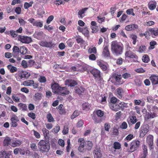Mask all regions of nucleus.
Wrapping results in <instances>:
<instances>
[{
  "mask_svg": "<svg viewBox=\"0 0 158 158\" xmlns=\"http://www.w3.org/2000/svg\"><path fill=\"white\" fill-rule=\"evenodd\" d=\"M65 85L73 87L77 85V83L75 80L72 79H68L65 81Z\"/></svg>",
  "mask_w": 158,
  "mask_h": 158,
  "instance_id": "ddd939ff",
  "label": "nucleus"
},
{
  "mask_svg": "<svg viewBox=\"0 0 158 158\" xmlns=\"http://www.w3.org/2000/svg\"><path fill=\"white\" fill-rule=\"evenodd\" d=\"M44 29L50 31L53 30V27L52 26H50V25L47 26L46 25H45L44 26Z\"/></svg>",
  "mask_w": 158,
  "mask_h": 158,
  "instance_id": "bf43d9fd",
  "label": "nucleus"
},
{
  "mask_svg": "<svg viewBox=\"0 0 158 158\" xmlns=\"http://www.w3.org/2000/svg\"><path fill=\"white\" fill-rule=\"evenodd\" d=\"M54 18L53 15H51L48 17L46 23L48 24L50 23L53 20Z\"/></svg>",
  "mask_w": 158,
  "mask_h": 158,
  "instance_id": "13d9d810",
  "label": "nucleus"
},
{
  "mask_svg": "<svg viewBox=\"0 0 158 158\" xmlns=\"http://www.w3.org/2000/svg\"><path fill=\"white\" fill-rule=\"evenodd\" d=\"M27 49L25 47L21 46L20 49V52L23 54H25L27 53Z\"/></svg>",
  "mask_w": 158,
  "mask_h": 158,
  "instance_id": "473e14b6",
  "label": "nucleus"
},
{
  "mask_svg": "<svg viewBox=\"0 0 158 158\" xmlns=\"http://www.w3.org/2000/svg\"><path fill=\"white\" fill-rule=\"evenodd\" d=\"M130 121L132 123H135L137 122L136 117L135 116H132L130 119Z\"/></svg>",
  "mask_w": 158,
  "mask_h": 158,
  "instance_id": "0e129e2a",
  "label": "nucleus"
},
{
  "mask_svg": "<svg viewBox=\"0 0 158 158\" xmlns=\"http://www.w3.org/2000/svg\"><path fill=\"white\" fill-rule=\"evenodd\" d=\"M39 81L41 83H44L46 81V79L45 77L41 76L39 78Z\"/></svg>",
  "mask_w": 158,
  "mask_h": 158,
  "instance_id": "603ef678",
  "label": "nucleus"
},
{
  "mask_svg": "<svg viewBox=\"0 0 158 158\" xmlns=\"http://www.w3.org/2000/svg\"><path fill=\"white\" fill-rule=\"evenodd\" d=\"M18 106L20 108V109H22L23 110H26L27 109V106L25 105L22 103L19 104Z\"/></svg>",
  "mask_w": 158,
  "mask_h": 158,
  "instance_id": "de8ad7c7",
  "label": "nucleus"
},
{
  "mask_svg": "<svg viewBox=\"0 0 158 158\" xmlns=\"http://www.w3.org/2000/svg\"><path fill=\"white\" fill-rule=\"evenodd\" d=\"M17 38L18 40L23 43L29 44L32 41L31 38L27 36L19 35Z\"/></svg>",
  "mask_w": 158,
  "mask_h": 158,
  "instance_id": "0eeeda50",
  "label": "nucleus"
},
{
  "mask_svg": "<svg viewBox=\"0 0 158 158\" xmlns=\"http://www.w3.org/2000/svg\"><path fill=\"white\" fill-rule=\"evenodd\" d=\"M80 114V112L77 110H76L74 111L73 114L71 116V118L73 119L76 117L78 116Z\"/></svg>",
  "mask_w": 158,
  "mask_h": 158,
  "instance_id": "ea45409f",
  "label": "nucleus"
},
{
  "mask_svg": "<svg viewBox=\"0 0 158 158\" xmlns=\"http://www.w3.org/2000/svg\"><path fill=\"white\" fill-rule=\"evenodd\" d=\"M90 73L93 75L95 80L101 81L102 79L101 76V73L100 71L98 69L93 68L90 70Z\"/></svg>",
  "mask_w": 158,
  "mask_h": 158,
  "instance_id": "39448f33",
  "label": "nucleus"
},
{
  "mask_svg": "<svg viewBox=\"0 0 158 158\" xmlns=\"http://www.w3.org/2000/svg\"><path fill=\"white\" fill-rule=\"evenodd\" d=\"M131 38L133 40V41L132 43L133 44H135L137 38V36L136 35L132 34L131 35Z\"/></svg>",
  "mask_w": 158,
  "mask_h": 158,
  "instance_id": "3c124183",
  "label": "nucleus"
},
{
  "mask_svg": "<svg viewBox=\"0 0 158 158\" xmlns=\"http://www.w3.org/2000/svg\"><path fill=\"white\" fill-rule=\"evenodd\" d=\"M43 95L40 93H37L35 94L34 95V97L35 99H41L42 98Z\"/></svg>",
  "mask_w": 158,
  "mask_h": 158,
  "instance_id": "052dcab7",
  "label": "nucleus"
},
{
  "mask_svg": "<svg viewBox=\"0 0 158 158\" xmlns=\"http://www.w3.org/2000/svg\"><path fill=\"white\" fill-rule=\"evenodd\" d=\"M123 62V59L121 58H119L116 60V63L117 64L121 65L122 64Z\"/></svg>",
  "mask_w": 158,
  "mask_h": 158,
  "instance_id": "774afa93",
  "label": "nucleus"
},
{
  "mask_svg": "<svg viewBox=\"0 0 158 158\" xmlns=\"http://www.w3.org/2000/svg\"><path fill=\"white\" fill-rule=\"evenodd\" d=\"M88 9V8H85L79 10L77 14L78 17L80 19H82L85 16V13Z\"/></svg>",
  "mask_w": 158,
  "mask_h": 158,
  "instance_id": "2eb2a0df",
  "label": "nucleus"
},
{
  "mask_svg": "<svg viewBox=\"0 0 158 158\" xmlns=\"http://www.w3.org/2000/svg\"><path fill=\"white\" fill-rule=\"evenodd\" d=\"M148 6L149 10H153L155 8L156 6V3L155 1H151L148 3Z\"/></svg>",
  "mask_w": 158,
  "mask_h": 158,
  "instance_id": "412c9836",
  "label": "nucleus"
},
{
  "mask_svg": "<svg viewBox=\"0 0 158 158\" xmlns=\"http://www.w3.org/2000/svg\"><path fill=\"white\" fill-rule=\"evenodd\" d=\"M95 154L97 158H101L102 155L101 153V150L99 149H96V150H95Z\"/></svg>",
  "mask_w": 158,
  "mask_h": 158,
  "instance_id": "e433bc0d",
  "label": "nucleus"
},
{
  "mask_svg": "<svg viewBox=\"0 0 158 158\" xmlns=\"http://www.w3.org/2000/svg\"><path fill=\"white\" fill-rule=\"evenodd\" d=\"M152 113L157 115L158 113V108L156 106H154L152 108Z\"/></svg>",
  "mask_w": 158,
  "mask_h": 158,
  "instance_id": "69168bd1",
  "label": "nucleus"
},
{
  "mask_svg": "<svg viewBox=\"0 0 158 158\" xmlns=\"http://www.w3.org/2000/svg\"><path fill=\"white\" fill-rule=\"evenodd\" d=\"M34 37L38 40H42L44 39L46 35L42 31H36L34 35Z\"/></svg>",
  "mask_w": 158,
  "mask_h": 158,
  "instance_id": "1a4fd4ad",
  "label": "nucleus"
},
{
  "mask_svg": "<svg viewBox=\"0 0 158 158\" xmlns=\"http://www.w3.org/2000/svg\"><path fill=\"white\" fill-rule=\"evenodd\" d=\"M69 93L66 87H61L58 94L62 96H65L69 94Z\"/></svg>",
  "mask_w": 158,
  "mask_h": 158,
  "instance_id": "9b49d317",
  "label": "nucleus"
},
{
  "mask_svg": "<svg viewBox=\"0 0 158 158\" xmlns=\"http://www.w3.org/2000/svg\"><path fill=\"white\" fill-rule=\"evenodd\" d=\"M138 27L137 25L132 24L126 26L125 27V29L128 31H131L137 29Z\"/></svg>",
  "mask_w": 158,
  "mask_h": 158,
  "instance_id": "f3484780",
  "label": "nucleus"
},
{
  "mask_svg": "<svg viewBox=\"0 0 158 158\" xmlns=\"http://www.w3.org/2000/svg\"><path fill=\"white\" fill-rule=\"evenodd\" d=\"M149 31L150 32L151 34H153L155 36L158 35V29L155 30L154 28H150L149 29Z\"/></svg>",
  "mask_w": 158,
  "mask_h": 158,
  "instance_id": "7c9ffc66",
  "label": "nucleus"
},
{
  "mask_svg": "<svg viewBox=\"0 0 158 158\" xmlns=\"http://www.w3.org/2000/svg\"><path fill=\"white\" fill-rule=\"evenodd\" d=\"M149 128L148 126L147 125H143L141 128V129L144 131V133H146L149 131Z\"/></svg>",
  "mask_w": 158,
  "mask_h": 158,
  "instance_id": "58836bf2",
  "label": "nucleus"
},
{
  "mask_svg": "<svg viewBox=\"0 0 158 158\" xmlns=\"http://www.w3.org/2000/svg\"><path fill=\"white\" fill-rule=\"evenodd\" d=\"M75 90L76 93L79 95H80L82 94V93L84 92L85 89L82 86H81L80 87H76L75 88Z\"/></svg>",
  "mask_w": 158,
  "mask_h": 158,
  "instance_id": "a211bd4d",
  "label": "nucleus"
},
{
  "mask_svg": "<svg viewBox=\"0 0 158 158\" xmlns=\"http://www.w3.org/2000/svg\"><path fill=\"white\" fill-rule=\"evenodd\" d=\"M97 64L103 71H104L106 70L107 67L106 65L101 61H97Z\"/></svg>",
  "mask_w": 158,
  "mask_h": 158,
  "instance_id": "393cba45",
  "label": "nucleus"
},
{
  "mask_svg": "<svg viewBox=\"0 0 158 158\" xmlns=\"http://www.w3.org/2000/svg\"><path fill=\"white\" fill-rule=\"evenodd\" d=\"M123 50V45L121 43L116 40L111 42V50L113 54L117 56L120 55L122 53Z\"/></svg>",
  "mask_w": 158,
  "mask_h": 158,
  "instance_id": "f257e3e1",
  "label": "nucleus"
},
{
  "mask_svg": "<svg viewBox=\"0 0 158 158\" xmlns=\"http://www.w3.org/2000/svg\"><path fill=\"white\" fill-rule=\"evenodd\" d=\"M38 148L40 151L48 152L50 149L49 143H46L44 140H40L38 143Z\"/></svg>",
  "mask_w": 158,
  "mask_h": 158,
  "instance_id": "20e7f679",
  "label": "nucleus"
},
{
  "mask_svg": "<svg viewBox=\"0 0 158 158\" xmlns=\"http://www.w3.org/2000/svg\"><path fill=\"white\" fill-rule=\"evenodd\" d=\"M61 87L57 83H54L51 85V88L54 93L56 94L58 93Z\"/></svg>",
  "mask_w": 158,
  "mask_h": 158,
  "instance_id": "f8f14e48",
  "label": "nucleus"
},
{
  "mask_svg": "<svg viewBox=\"0 0 158 158\" xmlns=\"http://www.w3.org/2000/svg\"><path fill=\"white\" fill-rule=\"evenodd\" d=\"M11 141V139L9 137L6 136L3 142L4 146H8L10 144Z\"/></svg>",
  "mask_w": 158,
  "mask_h": 158,
  "instance_id": "b1692460",
  "label": "nucleus"
},
{
  "mask_svg": "<svg viewBox=\"0 0 158 158\" xmlns=\"http://www.w3.org/2000/svg\"><path fill=\"white\" fill-rule=\"evenodd\" d=\"M10 34L13 37H15L17 36V33L16 31L10 30Z\"/></svg>",
  "mask_w": 158,
  "mask_h": 158,
  "instance_id": "864d4df0",
  "label": "nucleus"
},
{
  "mask_svg": "<svg viewBox=\"0 0 158 158\" xmlns=\"http://www.w3.org/2000/svg\"><path fill=\"white\" fill-rule=\"evenodd\" d=\"M12 50L13 52L17 54H19L20 52V49L18 47L16 46H14Z\"/></svg>",
  "mask_w": 158,
  "mask_h": 158,
  "instance_id": "37998d69",
  "label": "nucleus"
},
{
  "mask_svg": "<svg viewBox=\"0 0 158 158\" xmlns=\"http://www.w3.org/2000/svg\"><path fill=\"white\" fill-rule=\"evenodd\" d=\"M88 52L89 54L93 53L96 54L97 53V49L95 47H93L92 48H89L88 50Z\"/></svg>",
  "mask_w": 158,
  "mask_h": 158,
  "instance_id": "a19ab883",
  "label": "nucleus"
},
{
  "mask_svg": "<svg viewBox=\"0 0 158 158\" xmlns=\"http://www.w3.org/2000/svg\"><path fill=\"white\" fill-rule=\"evenodd\" d=\"M146 47L144 45L140 46L139 48V52L140 53H145L146 51Z\"/></svg>",
  "mask_w": 158,
  "mask_h": 158,
  "instance_id": "f704fd0d",
  "label": "nucleus"
},
{
  "mask_svg": "<svg viewBox=\"0 0 158 158\" xmlns=\"http://www.w3.org/2000/svg\"><path fill=\"white\" fill-rule=\"evenodd\" d=\"M83 110H88L89 109V105L88 103H85L82 104Z\"/></svg>",
  "mask_w": 158,
  "mask_h": 158,
  "instance_id": "09e8293b",
  "label": "nucleus"
},
{
  "mask_svg": "<svg viewBox=\"0 0 158 158\" xmlns=\"http://www.w3.org/2000/svg\"><path fill=\"white\" fill-rule=\"evenodd\" d=\"M10 121H11V127H15L17 126L18 124L17 122L15 120L14 118H11Z\"/></svg>",
  "mask_w": 158,
  "mask_h": 158,
  "instance_id": "8fccbe9b",
  "label": "nucleus"
},
{
  "mask_svg": "<svg viewBox=\"0 0 158 158\" xmlns=\"http://www.w3.org/2000/svg\"><path fill=\"white\" fill-rule=\"evenodd\" d=\"M143 156H144V157H146L147 154L148 153L147 147L146 145H144L143 146Z\"/></svg>",
  "mask_w": 158,
  "mask_h": 158,
  "instance_id": "5fc2aeb1",
  "label": "nucleus"
},
{
  "mask_svg": "<svg viewBox=\"0 0 158 158\" xmlns=\"http://www.w3.org/2000/svg\"><path fill=\"white\" fill-rule=\"evenodd\" d=\"M123 93V90L122 88H119L117 89L116 94L119 99L122 98V94Z\"/></svg>",
  "mask_w": 158,
  "mask_h": 158,
  "instance_id": "cd10ccee",
  "label": "nucleus"
},
{
  "mask_svg": "<svg viewBox=\"0 0 158 158\" xmlns=\"http://www.w3.org/2000/svg\"><path fill=\"white\" fill-rule=\"evenodd\" d=\"M14 152L15 155H17L19 153L20 154L24 155L25 154V152L23 149L17 148L14 149Z\"/></svg>",
  "mask_w": 158,
  "mask_h": 158,
  "instance_id": "4be33fe9",
  "label": "nucleus"
},
{
  "mask_svg": "<svg viewBox=\"0 0 158 158\" xmlns=\"http://www.w3.org/2000/svg\"><path fill=\"white\" fill-rule=\"evenodd\" d=\"M102 55L105 58L110 57V53L107 46H106L104 47Z\"/></svg>",
  "mask_w": 158,
  "mask_h": 158,
  "instance_id": "dca6fc26",
  "label": "nucleus"
},
{
  "mask_svg": "<svg viewBox=\"0 0 158 158\" xmlns=\"http://www.w3.org/2000/svg\"><path fill=\"white\" fill-rule=\"evenodd\" d=\"M7 69L11 73H13L17 71V68L9 64L7 66Z\"/></svg>",
  "mask_w": 158,
  "mask_h": 158,
  "instance_id": "a878e982",
  "label": "nucleus"
},
{
  "mask_svg": "<svg viewBox=\"0 0 158 158\" xmlns=\"http://www.w3.org/2000/svg\"><path fill=\"white\" fill-rule=\"evenodd\" d=\"M153 136L152 135H149L147 138V142L148 144L153 143Z\"/></svg>",
  "mask_w": 158,
  "mask_h": 158,
  "instance_id": "c756f323",
  "label": "nucleus"
},
{
  "mask_svg": "<svg viewBox=\"0 0 158 158\" xmlns=\"http://www.w3.org/2000/svg\"><path fill=\"white\" fill-rule=\"evenodd\" d=\"M90 28L92 30V32L93 33H96L98 30V27L90 26Z\"/></svg>",
  "mask_w": 158,
  "mask_h": 158,
  "instance_id": "49530a36",
  "label": "nucleus"
},
{
  "mask_svg": "<svg viewBox=\"0 0 158 158\" xmlns=\"http://www.w3.org/2000/svg\"><path fill=\"white\" fill-rule=\"evenodd\" d=\"M125 53V59L126 60L129 61V59H132L133 62H136L138 61V56L130 50H127Z\"/></svg>",
  "mask_w": 158,
  "mask_h": 158,
  "instance_id": "7ed1b4c3",
  "label": "nucleus"
},
{
  "mask_svg": "<svg viewBox=\"0 0 158 158\" xmlns=\"http://www.w3.org/2000/svg\"><path fill=\"white\" fill-rule=\"evenodd\" d=\"M121 145L119 142H115L113 144V147L112 148L114 150L113 151V153L114 154L116 152V149H119L121 148Z\"/></svg>",
  "mask_w": 158,
  "mask_h": 158,
  "instance_id": "aec40b11",
  "label": "nucleus"
},
{
  "mask_svg": "<svg viewBox=\"0 0 158 158\" xmlns=\"http://www.w3.org/2000/svg\"><path fill=\"white\" fill-rule=\"evenodd\" d=\"M76 39L77 42L78 44H80L81 46L85 44V41L81 38L80 36L78 35L76 36Z\"/></svg>",
  "mask_w": 158,
  "mask_h": 158,
  "instance_id": "5701e85b",
  "label": "nucleus"
},
{
  "mask_svg": "<svg viewBox=\"0 0 158 158\" xmlns=\"http://www.w3.org/2000/svg\"><path fill=\"white\" fill-rule=\"evenodd\" d=\"M87 146H88L87 148L88 150H90L93 146V143L92 142L90 141H87Z\"/></svg>",
  "mask_w": 158,
  "mask_h": 158,
  "instance_id": "6e6d98bb",
  "label": "nucleus"
},
{
  "mask_svg": "<svg viewBox=\"0 0 158 158\" xmlns=\"http://www.w3.org/2000/svg\"><path fill=\"white\" fill-rule=\"evenodd\" d=\"M47 118L48 119V122H51L54 121V119L52 117L50 113L48 114L47 116Z\"/></svg>",
  "mask_w": 158,
  "mask_h": 158,
  "instance_id": "a18cd8bd",
  "label": "nucleus"
},
{
  "mask_svg": "<svg viewBox=\"0 0 158 158\" xmlns=\"http://www.w3.org/2000/svg\"><path fill=\"white\" fill-rule=\"evenodd\" d=\"M21 7H16L15 10V13L19 15L21 14Z\"/></svg>",
  "mask_w": 158,
  "mask_h": 158,
  "instance_id": "338daca9",
  "label": "nucleus"
},
{
  "mask_svg": "<svg viewBox=\"0 0 158 158\" xmlns=\"http://www.w3.org/2000/svg\"><path fill=\"white\" fill-rule=\"evenodd\" d=\"M140 145V142L138 140H134L130 143V147L127 151L128 152H133L136 150Z\"/></svg>",
  "mask_w": 158,
  "mask_h": 158,
  "instance_id": "423d86ee",
  "label": "nucleus"
},
{
  "mask_svg": "<svg viewBox=\"0 0 158 158\" xmlns=\"http://www.w3.org/2000/svg\"><path fill=\"white\" fill-rule=\"evenodd\" d=\"M22 143L21 141L17 140L12 143L11 146L13 147L19 146Z\"/></svg>",
  "mask_w": 158,
  "mask_h": 158,
  "instance_id": "c9c22d12",
  "label": "nucleus"
},
{
  "mask_svg": "<svg viewBox=\"0 0 158 158\" xmlns=\"http://www.w3.org/2000/svg\"><path fill=\"white\" fill-rule=\"evenodd\" d=\"M150 79L153 85L158 84V76L152 75L150 77Z\"/></svg>",
  "mask_w": 158,
  "mask_h": 158,
  "instance_id": "4468645a",
  "label": "nucleus"
},
{
  "mask_svg": "<svg viewBox=\"0 0 158 158\" xmlns=\"http://www.w3.org/2000/svg\"><path fill=\"white\" fill-rule=\"evenodd\" d=\"M96 114L98 117H101L103 116L104 114L102 111L101 110H98L96 112Z\"/></svg>",
  "mask_w": 158,
  "mask_h": 158,
  "instance_id": "4d7b16f0",
  "label": "nucleus"
},
{
  "mask_svg": "<svg viewBox=\"0 0 158 158\" xmlns=\"http://www.w3.org/2000/svg\"><path fill=\"white\" fill-rule=\"evenodd\" d=\"M10 156L9 152L3 151L0 152V158H10Z\"/></svg>",
  "mask_w": 158,
  "mask_h": 158,
  "instance_id": "6ab92c4d",
  "label": "nucleus"
},
{
  "mask_svg": "<svg viewBox=\"0 0 158 158\" xmlns=\"http://www.w3.org/2000/svg\"><path fill=\"white\" fill-rule=\"evenodd\" d=\"M82 33L86 37H89V31L86 28H84Z\"/></svg>",
  "mask_w": 158,
  "mask_h": 158,
  "instance_id": "79ce46f5",
  "label": "nucleus"
},
{
  "mask_svg": "<svg viewBox=\"0 0 158 158\" xmlns=\"http://www.w3.org/2000/svg\"><path fill=\"white\" fill-rule=\"evenodd\" d=\"M33 26L36 27H42L43 26V21L40 22L39 20L36 21L33 23Z\"/></svg>",
  "mask_w": 158,
  "mask_h": 158,
  "instance_id": "bb28decb",
  "label": "nucleus"
},
{
  "mask_svg": "<svg viewBox=\"0 0 158 158\" xmlns=\"http://www.w3.org/2000/svg\"><path fill=\"white\" fill-rule=\"evenodd\" d=\"M142 60L144 62L147 63L149 61L150 59L148 55H145L143 56Z\"/></svg>",
  "mask_w": 158,
  "mask_h": 158,
  "instance_id": "4c0bfd02",
  "label": "nucleus"
},
{
  "mask_svg": "<svg viewBox=\"0 0 158 158\" xmlns=\"http://www.w3.org/2000/svg\"><path fill=\"white\" fill-rule=\"evenodd\" d=\"M118 99H110V102L111 104H110V106L111 107V108L113 110H115V108H114V106H116V104H116L117 102Z\"/></svg>",
  "mask_w": 158,
  "mask_h": 158,
  "instance_id": "c85d7f7f",
  "label": "nucleus"
},
{
  "mask_svg": "<svg viewBox=\"0 0 158 158\" xmlns=\"http://www.w3.org/2000/svg\"><path fill=\"white\" fill-rule=\"evenodd\" d=\"M110 81L112 83L114 82L115 85H120L123 83L122 80V76L121 74H118L116 73H112L110 78Z\"/></svg>",
  "mask_w": 158,
  "mask_h": 158,
  "instance_id": "f03ea898",
  "label": "nucleus"
},
{
  "mask_svg": "<svg viewBox=\"0 0 158 158\" xmlns=\"http://www.w3.org/2000/svg\"><path fill=\"white\" fill-rule=\"evenodd\" d=\"M150 34H151L150 32L149 31V29L148 30L146 31L144 33H141L140 34V35L141 36H143V35L145 36V37H146V36L147 35L150 36Z\"/></svg>",
  "mask_w": 158,
  "mask_h": 158,
  "instance_id": "e2e57ef3",
  "label": "nucleus"
},
{
  "mask_svg": "<svg viewBox=\"0 0 158 158\" xmlns=\"http://www.w3.org/2000/svg\"><path fill=\"white\" fill-rule=\"evenodd\" d=\"M78 142H80L81 143L80 144V147H84V142L85 140L83 138H81L79 139H78Z\"/></svg>",
  "mask_w": 158,
  "mask_h": 158,
  "instance_id": "680f3d73",
  "label": "nucleus"
},
{
  "mask_svg": "<svg viewBox=\"0 0 158 158\" xmlns=\"http://www.w3.org/2000/svg\"><path fill=\"white\" fill-rule=\"evenodd\" d=\"M30 76V73L26 71H22L19 73L18 76L20 79L28 78Z\"/></svg>",
  "mask_w": 158,
  "mask_h": 158,
  "instance_id": "9d476101",
  "label": "nucleus"
},
{
  "mask_svg": "<svg viewBox=\"0 0 158 158\" xmlns=\"http://www.w3.org/2000/svg\"><path fill=\"white\" fill-rule=\"evenodd\" d=\"M34 84V81L33 80L27 81H24L23 84L25 86H31Z\"/></svg>",
  "mask_w": 158,
  "mask_h": 158,
  "instance_id": "72a5a7b5",
  "label": "nucleus"
},
{
  "mask_svg": "<svg viewBox=\"0 0 158 158\" xmlns=\"http://www.w3.org/2000/svg\"><path fill=\"white\" fill-rule=\"evenodd\" d=\"M135 104L136 105H140L141 106L144 105V102L141 101L140 99H135Z\"/></svg>",
  "mask_w": 158,
  "mask_h": 158,
  "instance_id": "c03bdc74",
  "label": "nucleus"
},
{
  "mask_svg": "<svg viewBox=\"0 0 158 158\" xmlns=\"http://www.w3.org/2000/svg\"><path fill=\"white\" fill-rule=\"evenodd\" d=\"M39 44L43 47L52 48L55 46L54 44L52 43V41L47 42L46 40H42L40 42Z\"/></svg>",
  "mask_w": 158,
  "mask_h": 158,
  "instance_id": "6e6552de",
  "label": "nucleus"
},
{
  "mask_svg": "<svg viewBox=\"0 0 158 158\" xmlns=\"http://www.w3.org/2000/svg\"><path fill=\"white\" fill-rule=\"evenodd\" d=\"M149 44L150 46L149 47V50L153 49L155 48V46L157 44V43L156 41H152L150 42Z\"/></svg>",
  "mask_w": 158,
  "mask_h": 158,
  "instance_id": "2f4dec72",
  "label": "nucleus"
}]
</instances>
